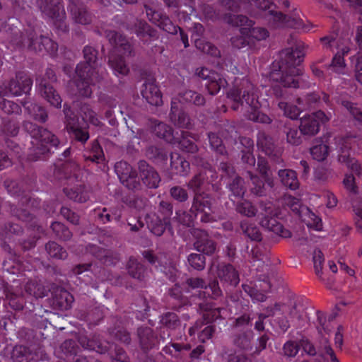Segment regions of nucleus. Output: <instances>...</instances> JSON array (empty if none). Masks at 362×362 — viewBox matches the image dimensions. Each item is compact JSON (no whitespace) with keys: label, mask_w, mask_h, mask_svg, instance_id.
Segmentation results:
<instances>
[{"label":"nucleus","mask_w":362,"mask_h":362,"mask_svg":"<svg viewBox=\"0 0 362 362\" xmlns=\"http://www.w3.org/2000/svg\"><path fill=\"white\" fill-rule=\"evenodd\" d=\"M217 276L223 286L235 287L240 282L239 273L229 263L221 262L217 266Z\"/></svg>","instance_id":"obj_25"},{"label":"nucleus","mask_w":362,"mask_h":362,"mask_svg":"<svg viewBox=\"0 0 362 362\" xmlns=\"http://www.w3.org/2000/svg\"><path fill=\"white\" fill-rule=\"evenodd\" d=\"M269 21L275 28H291L302 32H308L313 28L310 22L305 23L299 13L295 10L291 15H285L281 11L269 10Z\"/></svg>","instance_id":"obj_10"},{"label":"nucleus","mask_w":362,"mask_h":362,"mask_svg":"<svg viewBox=\"0 0 362 362\" xmlns=\"http://www.w3.org/2000/svg\"><path fill=\"white\" fill-rule=\"evenodd\" d=\"M78 349L79 347L74 340H65L59 347V357L69 361L76 356Z\"/></svg>","instance_id":"obj_38"},{"label":"nucleus","mask_w":362,"mask_h":362,"mask_svg":"<svg viewBox=\"0 0 362 362\" xmlns=\"http://www.w3.org/2000/svg\"><path fill=\"white\" fill-rule=\"evenodd\" d=\"M67 9L74 23L81 25L92 23L93 16L81 0H69Z\"/></svg>","instance_id":"obj_21"},{"label":"nucleus","mask_w":362,"mask_h":362,"mask_svg":"<svg viewBox=\"0 0 362 362\" xmlns=\"http://www.w3.org/2000/svg\"><path fill=\"white\" fill-rule=\"evenodd\" d=\"M204 175L202 173L195 175L189 182L188 187L194 192V200L190 209V214L182 211V226H190L199 214H201L200 221L203 223H209L215 221L210 214L211 210V197L202 192V185L204 183Z\"/></svg>","instance_id":"obj_3"},{"label":"nucleus","mask_w":362,"mask_h":362,"mask_svg":"<svg viewBox=\"0 0 362 362\" xmlns=\"http://www.w3.org/2000/svg\"><path fill=\"white\" fill-rule=\"evenodd\" d=\"M25 293L36 298H43L45 296V289L36 281H28L24 286Z\"/></svg>","instance_id":"obj_52"},{"label":"nucleus","mask_w":362,"mask_h":362,"mask_svg":"<svg viewBox=\"0 0 362 362\" xmlns=\"http://www.w3.org/2000/svg\"><path fill=\"white\" fill-rule=\"evenodd\" d=\"M80 112L83 117V120L88 119L90 124L95 126H100L101 124L100 121L96 116V113L89 104H82L80 107Z\"/></svg>","instance_id":"obj_54"},{"label":"nucleus","mask_w":362,"mask_h":362,"mask_svg":"<svg viewBox=\"0 0 362 362\" xmlns=\"http://www.w3.org/2000/svg\"><path fill=\"white\" fill-rule=\"evenodd\" d=\"M252 319L247 314L237 317L233 324V340L235 346L242 349H248L251 346L253 337Z\"/></svg>","instance_id":"obj_9"},{"label":"nucleus","mask_w":362,"mask_h":362,"mask_svg":"<svg viewBox=\"0 0 362 362\" xmlns=\"http://www.w3.org/2000/svg\"><path fill=\"white\" fill-rule=\"evenodd\" d=\"M140 177L143 183L149 188H157L160 182V177L156 170L150 166L145 160L139 163Z\"/></svg>","instance_id":"obj_26"},{"label":"nucleus","mask_w":362,"mask_h":362,"mask_svg":"<svg viewBox=\"0 0 362 362\" xmlns=\"http://www.w3.org/2000/svg\"><path fill=\"white\" fill-rule=\"evenodd\" d=\"M4 294L5 298L8 300L9 305L16 310H21L23 309L24 300L22 296H19L14 293L10 289V286L7 284H3Z\"/></svg>","instance_id":"obj_43"},{"label":"nucleus","mask_w":362,"mask_h":362,"mask_svg":"<svg viewBox=\"0 0 362 362\" xmlns=\"http://www.w3.org/2000/svg\"><path fill=\"white\" fill-rule=\"evenodd\" d=\"M45 250L51 257L57 259H65L68 256L66 250L54 241H49L45 245Z\"/></svg>","instance_id":"obj_47"},{"label":"nucleus","mask_w":362,"mask_h":362,"mask_svg":"<svg viewBox=\"0 0 362 362\" xmlns=\"http://www.w3.org/2000/svg\"><path fill=\"white\" fill-rule=\"evenodd\" d=\"M0 109L7 115H20L22 111L18 104L3 98H0Z\"/></svg>","instance_id":"obj_58"},{"label":"nucleus","mask_w":362,"mask_h":362,"mask_svg":"<svg viewBox=\"0 0 362 362\" xmlns=\"http://www.w3.org/2000/svg\"><path fill=\"white\" fill-rule=\"evenodd\" d=\"M106 37L112 45L120 49L123 54L130 55L132 54V46L125 37L115 30L106 31Z\"/></svg>","instance_id":"obj_30"},{"label":"nucleus","mask_w":362,"mask_h":362,"mask_svg":"<svg viewBox=\"0 0 362 362\" xmlns=\"http://www.w3.org/2000/svg\"><path fill=\"white\" fill-rule=\"evenodd\" d=\"M253 1L255 6L260 10L267 11L272 8V4L267 0H222V4L232 12H238L240 4Z\"/></svg>","instance_id":"obj_29"},{"label":"nucleus","mask_w":362,"mask_h":362,"mask_svg":"<svg viewBox=\"0 0 362 362\" xmlns=\"http://www.w3.org/2000/svg\"><path fill=\"white\" fill-rule=\"evenodd\" d=\"M155 132L158 137L165 139L169 143H180L179 138H176L173 135V131L172 128L165 123L160 122L155 127Z\"/></svg>","instance_id":"obj_45"},{"label":"nucleus","mask_w":362,"mask_h":362,"mask_svg":"<svg viewBox=\"0 0 362 362\" xmlns=\"http://www.w3.org/2000/svg\"><path fill=\"white\" fill-rule=\"evenodd\" d=\"M228 187L231 192L230 196L235 198H242L246 191L244 180L238 176L228 184Z\"/></svg>","instance_id":"obj_49"},{"label":"nucleus","mask_w":362,"mask_h":362,"mask_svg":"<svg viewBox=\"0 0 362 362\" xmlns=\"http://www.w3.org/2000/svg\"><path fill=\"white\" fill-rule=\"evenodd\" d=\"M77 80L76 86L77 87L78 93L80 96L85 98H90L93 90L91 86H95L96 83L103 80L107 75V73H84L83 76H81L79 73H76Z\"/></svg>","instance_id":"obj_19"},{"label":"nucleus","mask_w":362,"mask_h":362,"mask_svg":"<svg viewBox=\"0 0 362 362\" xmlns=\"http://www.w3.org/2000/svg\"><path fill=\"white\" fill-rule=\"evenodd\" d=\"M57 81V76L51 68L46 69L45 76L39 82V90L42 97L45 99L52 106L60 108L62 100L61 96L54 88L52 83Z\"/></svg>","instance_id":"obj_12"},{"label":"nucleus","mask_w":362,"mask_h":362,"mask_svg":"<svg viewBox=\"0 0 362 362\" xmlns=\"http://www.w3.org/2000/svg\"><path fill=\"white\" fill-rule=\"evenodd\" d=\"M257 146L259 151L269 157L279 158V151L276 148L273 139L265 132H258L257 135Z\"/></svg>","instance_id":"obj_27"},{"label":"nucleus","mask_w":362,"mask_h":362,"mask_svg":"<svg viewBox=\"0 0 362 362\" xmlns=\"http://www.w3.org/2000/svg\"><path fill=\"white\" fill-rule=\"evenodd\" d=\"M196 75L205 81L204 86L211 95H216L227 85L226 80L221 74L206 67L197 69Z\"/></svg>","instance_id":"obj_15"},{"label":"nucleus","mask_w":362,"mask_h":362,"mask_svg":"<svg viewBox=\"0 0 362 362\" xmlns=\"http://www.w3.org/2000/svg\"><path fill=\"white\" fill-rule=\"evenodd\" d=\"M51 228L55 237L62 241L69 240L72 238V233L64 223L61 222H53Z\"/></svg>","instance_id":"obj_51"},{"label":"nucleus","mask_w":362,"mask_h":362,"mask_svg":"<svg viewBox=\"0 0 362 362\" xmlns=\"http://www.w3.org/2000/svg\"><path fill=\"white\" fill-rule=\"evenodd\" d=\"M337 36V33H332L321 37L320 42L324 49L332 51L333 48L335 47L338 49V52L335 54L332 60L330 69L336 73L341 74L345 68L344 57L349 53L350 49L347 46H344L341 48L339 47Z\"/></svg>","instance_id":"obj_11"},{"label":"nucleus","mask_w":362,"mask_h":362,"mask_svg":"<svg viewBox=\"0 0 362 362\" xmlns=\"http://www.w3.org/2000/svg\"><path fill=\"white\" fill-rule=\"evenodd\" d=\"M73 300L72 295L64 288H58L54 292V301L62 309H69Z\"/></svg>","instance_id":"obj_39"},{"label":"nucleus","mask_w":362,"mask_h":362,"mask_svg":"<svg viewBox=\"0 0 362 362\" xmlns=\"http://www.w3.org/2000/svg\"><path fill=\"white\" fill-rule=\"evenodd\" d=\"M240 228L243 234L252 241L260 242L262 240V233L259 228L254 223L243 221L240 223Z\"/></svg>","instance_id":"obj_42"},{"label":"nucleus","mask_w":362,"mask_h":362,"mask_svg":"<svg viewBox=\"0 0 362 362\" xmlns=\"http://www.w3.org/2000/svg\"><path fill=\"white\" fill-rule=\"evenodd\" d=\"M86 160L91 162L100 163L104 157V153L102 147L97 140H94L91 144V148L88 155L84 156Z\"/></svg>","instance_id":"obj_53"},{"label":"nucleus","mask_w":362,"mask_h":362,"mask_svg":"<svg viewBox=\"0 0 362 362\" xmlns=\"http://www.w3.org/2000/svg\"><path fill=\"white\" fill-rule=\"evenodd\" d=\"M300 346L298 341L288 340L284 343L282 348L284 356L294 358L299 352Z\"/></svg>","instance_id":"obj_62"},{"label":"nucleus","mask_w":362,"mask_h":362,"mask_svg":"<svg viewBox=\"0 0 362 362\" xmlns=\"http://www.w3.org/2000/svg\"><path fill=\"white\" fill-rule=\"evenodd\" d=\"M303 351L309 356H314L317 353L322 356L325 360L329 361L330 362H339L334 350L331 347L329 341L325 339L324 344L317 351L313 343L308 340H302L301 345Z\"/></svg>","instance_id":"obj_24"},{"label":"nucleus","mask_w":362,"mask_h":362,"mask_svg":"<svg viewBox=\"0 0 362 362\" xmlns=\"http://www.w3.org/2000/svg\"><path fill=\"white\" fill-rule=\"evenodd\" d=\"M83 61L78 63L76 67V73H79L81 76H84V73H106L104 69L99 66L98 50L90 45H86L83 50Z\"/></svg>","instance_id":"obj_13"},{"label":"nucleus","mask_w":362,"mask_h":362,"mask_svg":"<svg viewBox=\"0 0 362 362\" xmlns=\"http://www.w3.org/2000/svg\"><path fill=\"white\" fill-rule=\"evenodd\" d=\"M227 97L233 102L231 108L238 110L240 107H247L245 117L255 122L270 124L272 119L259 111L257 88L247 77L235 79L233 87L228 92Z\"/></svg>","instance_id":"obj_2"},{"label":"nucleus","mask_w":362,"mask_h":362,"mask_svg":"<svg viewBox=\"0 0 362 362\" xmlns=\"http://www.w3.org/2000/svg\"><path fill=\"white\" fill-rule=\"evenodd\" d=\"M329 120L323 111L318 110L310 115H305L300 119L299 130L305 136H314L318 133L321 124Z\"/></svg>","instance_id":"obj_16"},{"label":"nucleus","mask_w":362,"mask_h":362,"mask_svg":"<svg viewBox=\"0 0 362 362\" xmlns=\"http://www.w3.org/2000/svg\"><path fill=\"white\" fill-rule=\"evenodd\" d=\"M136 338L140 349L145 353L156 348L159 344L157 334L148 326L142 325L137 328Z\"/></svg>","instance_id":"obj_22"},{"label":"nucleus","mask_w":362,"mask_h":362,"mask_svg":"<svg viewBox=\"0 0 362 362\" xmlns=\"http://www.w3.org/2000/svg\"><path fill=\"white\" fill-rule=\"evenodd\" d=\"M127 269L128 274L134 279L141 280L144 277V266L134 257H129Z\"/></svg>","instance_id":"obj_44"},{"label":"nucleus","mask_w":362,"mask_h":362,"mask_svg":"<svg viewBox=\"0 0 362 362\" xmlns=\"http://www.w3.org/2000/svg\"><path fill=\"white\" fill-rule=\"evenodd\" d=\"M281 204L290 209L300 218L305 212L304 208H308L302 204V202L300 199L291 195H284L281 200Z\"/></svg>","instance_id":"obj_40"},{"label":"nucleus","mask_w":362,"mask_h":362,"mask_svg":"<svg viewBox=\"0 0 362 362\" xmlns=\"http://www.w3.org/2000/svg\"><path fill=\"white\" fill-rule=\"evenodd\" d=\"M227 21L233 26L241 27L243 30H248L251 37L260 41L269 37V31L262 27H252L253 21L243 15H230Z\"/></svg>","instance_id":"obj_14"},{"label":"nucleus","mask_w":362,"mask_h":362,"mask_svg":"<svg viewBox=\"0 0 362 362\" xmlns=\"http://www.w3.org/2000/svg\"><path fill=\"white\" fill-rule=\"evenodd\" d=\"M169 117L175 126L181 127V100L178 96L172 99Z\"/></svg>","instance_id":"obj_50"},{"label":"nucleus","mask_w":362,"mask_h":362,"mask_svg":"<svg viewBox=\"0 0 362 362\" xmlns=\"http://www.w3.org/2000/svg\"><path fill=\"white\" fill-rule=\"evenodd\" d=\"M236 210L239 214H241L247 217H253L256 216L257 209L249 201L243 200L238 202L236 205Z\"/></svg>","instance_id":"obj_59"},{"label":"nucleus","mask_w":362,"mask_h":362,"mask_svg":"<svg viewBox=\"0 0 362 362\" xmlns=\"http://www.w3.org/2000/svg\"><path fill=\"white\" fill-rule=\"evenodd\" d=\"M195 46L202 52L212 57H220L221 56L220 50L211 42H204V40L197 39L195 40Z\"/></svg>","instance_id":"obj_56"},{"label":"nucleus","mask_w":362,"mask_h":362,"mask_svg":"<svg viewBox=\"0 0 362 362\" xmlns=\"http://www.w3.org/2000/svg\"><path fill=\"white\" fill-rule=\"evenodd\" d=\"M37 4L42 13L52 19L59 31L62 33L69 31L62 0H37Z\"/></svg>","instance_id":"obj_8"},{"label":"nucleus","mask_w":362,"mask_h":362,"mask_svg":"<svg viewBox=\"0 0 362 362\" xmlns=\"http://www.w3.org/2000/svg\"><path fill=\"white\" fill-rule=\"evenodd\" d=\"M23 105L34 120L42 124L48 120V112L42 105L28 102L24 103Z\"/></svg>","instance_id":"obj_31"},{"label":"nucleus","mask_w":362,"mask_h":362,"mask_svg":"<svg viewBox=\"0 0 362 362\" xmlns=\"http://www.w3.org/2000/svg\"><path fill=\"white\" fill-rule=\"evenodd\" d=\"M115 171L122 184L129 189H137L140 182L137 178V172L126 161L121 160L115 165Z\"/></svg>","instance_id":"obj_17"},{"label":"nucleus","mask_w":362,"mask_h":362,"mask_svg":"<svg viewBox=\"0 0 362 362\" xmlns=\"http://www.w3.org/2000/svg\"><path fill=\"white\" fill-rule=\"evenodd\" d=\"M279 107L284 111V114L291 119H296L300 115L301 110L297 105L281 101L278 104Z\"/></svg>","instance_id":"obj_57"},{"label":"nucleus","mask_w":362,"mask_h":362,"mask_svg":"<svg viewBox=\"0 0 362 362\" xmlns=\"http://www.w3.org/2000/svg\"><path fill=\"white\" fill-rule=\"evenodd\" d=\"M143 86L141 95L150 105L155 106L162 105V94L154 81H146Z\"/></svg>","instance_id":"obj_28"},{"label":"nucleus","mask_w":362,"mask_h":362,"mask_svg":"<svg viewBox=\"0 0 362 362\" xmlns=\"http://www.w3.org/2000/svg\"><path fill=\"white\" fill-rule=\"evenodd\" d=\"M10 42L18 47H26L35 52H46L51 55L58 49V45L51 38L38 35L34 30L27 29L24 32H16L13 34Z\"/></svg>","instance_id":"obj_6"},{"label":"nucleus","mask_w":362,"mask_h":362,"mask_svg":"<svg viewBox=\"0 0 362 362\" xmlns=\"http://www.w3.org/2000/svg\"><path fill=\"white\" fill-rule=\"evenodd\" d=\"M60 170L64 175V178L67 180L79 181L82 177V170L79 165L74 160H66L63 163L60 167Z\"/></svg>","instance_id":"obj_33"},{"label":"nucleus","mask_w":362,"mask_h":362,"mask_svg":"<svg viewBox=\"0 0 362 362\" xmlns=\"http://www.w3.org/2000/svg\"><path fill=\"white\" fill-rule=\"evenodd\" d=\"M304 54L300 47H296L286 53V64L284 65L282 61L279 70L271 73V79L278 83L272 88V93L276 98H282L284 95L285 88H306L313 84L308 81V76L303 74L302 70L295 66L296 58L300 62Z\"/></svg>","instance_id":"obj_1"},{"label":"nucleus","mask_w":362,"mask_h":362,"mask_svg":"<svg viewBox=\"0 0 362 362\" xmlns=\"http://www.w3.org/2000/svg\"><path fill=\"white\" fill-rule=\"evenodd\" d=\"M305 212L300 218L309 229L321 231L322 230V219L313 213L309 208H304Z\"/></svg>","instance_id":"obj_37"},{"label":"nucleus","mask_w":362,"mask_h":362,"mask_svg":"<svg viewBox=\"0 0 362 362\" xmlns=\"http://www.w3.org/2000/svg\"><path fill=\"white\" fill-rule=\"evenodd\" d=\"M109 64L115 71V74L126 76L129 73V68L127 67L124 58L121 56L111 55L109 57Z\"/></svg>","instance_id":"obj_46"},{"label":"nucleus","mask_w":362,"mask_h":362,"mask_svg":"<svg viewBox=\"0 0 362 362\" xmlns=\"http://www.w3.org/2000/svg\"><path fill=\"white\" fill-rule=\"evenodd\" d=\"M23 129L33 139L29 148L28 159L31 161L45 159L52 148H57L59 140L51 131L30 121H24Z\"/></svg>","instance_id":"obj_4"},{"label":"nucleus","mask_w":362,"mask_h":362,"mask_svg":"<svg viewBox=\"0 0 362 362\" xmlns=\"http://www.w3.org/2000/svg\"><path fill=\"white\" fill-rule=\"evenodd\" d=\"M259 211L258 217L260 225L274 233L286 238L291 235L289 230L285 229L283 225L278 221L281 216L279 209L276 208L274 203L261 199L259 202Z\"/></svg>","instance_id":"obj_7"},{"label":"nucleus","mask_w":362,"mask_h":362,"mask_svg":"<svg viewBox=\"0 0 362 362\" xmlns=\"http://www.w3.org/2000/svg\"><path fill=\"white\" fill-rule=\"evenodd\" d=\"M299 127L286 124L284 126V133L286 135V141L288 144L293 146H298L302 143L301 131L298 130Z\"/></svg>","instance_id":"obj_41"},{"label":"nucleus","mask_w":362,"mask_h":362,"mask_svg":"<svg viewBox=\"0 0 362 362\" xmlns=\"http://www.w3.org/2000/svg\"><path fill=\"white\" fill-rule=\"evenodd\" d=\"M144 8L149 21L160 29L173 35L177 34L178 30L181 32V28L175 25L169 17L163 12L156 11L147 4H144Z\"/></svg>","instance_id":"obj_18"},{"label":"nucleus","mask_w":362,"mask_h":362,"mask_svg":"<svg viewBox=\"0 0 362 362\" xmlns=\"http://www.w3.org/2000/svg\"><path fill=\"white\" fill-rule=\"evenodd\" d=\"M310 154L313 159L323 161L329 154V146L323 143L316 144L310 148Z\"/></svg>","instance_id":"obj_55"},{"label":"nucleus","mask_w":362,"mask_h":362,"mask_svg":"<svg viewBox=\"0 0 362 362\" xmlns=\"http://www.w3.org/2000/svg\"><path fill=\"white\" fill-rule=\"evenodd\" d=\"M64 192L69 199L74 202L83 203L88 199V194L86 190V187L82 184L76 185L72 187H64Z\"/></svg>","instance_id":"obj_34"},{"label":"nucleus","mask_w":362,"mask_h":362,"mask_svg":"<svg viewBox=\"0 0 362 362\" xmlns=\"http://www.w3.org/2000/svg\"><path fill=\"white\" fill-rule=\"evenodd\" d=\"M281 305L276 303L273 307L267 308V313L274 317V325L278 326L281 332H286L290 327V323L285 316L281 315Z\"/></svg>","instance_id":"obj_32"},{"label":"nucleus","mask_w":362,"mask_h":362,"mask_svg":"<svg viewBox=\"0 0 362 362\" xmlns=\"http://www.w3.org/2000/svg\"><path fill=\"white\" fill-rule=\"evenodd\" d=\"M173 223H177L179 226L180 221L178 216H175L172 219V221L161 220L159 217H156L152 219L149 223H148V227L154 235L156 236H160L164 233L166 226L168 225L170 226Z\"/></svg>","instance_id":"obj_36"},{"label":"nucleus","mask_w":362,"mask_h":362,"mask_svg":"<svg viewBox=\"0 0 362 362\" xmlns=\"http://www.w3.org/2000/svg\"><path fill=\"white\" fill-rule=\"evenodd\" d=\"M69 133L72 134L76 141H78L82 144H84L90 137L88 124H86L85 126H78L69 132Z\"/></svg>","instance_id":"obj_61"},{"label":"nucleus","mask_w":362,"mask_h":362,"mask_svg":"<svg viewBox=\"0 0 362 362\" xmlns=\"http://www.w3.org/2000/svg\"><path fill=\"white\" fill-rule=\"evenodd\" d=\"M187 284L192 288L204 289L199 293L200 297L205 299L199 304L204 322L209 324L221 318L223 308L216 307L215 304L211 302V300H217L222 296V291L218 281L213 280L206 284L202 278H190L187 280Z\"/></svg>","instance_id":"obj_5"},{"label":"nucleus","mask_w":362,"mask_h":362,"mask_svg":"<svg viewBox=\"0 0 362 362\" xmlns=\"http://www.w3.org/2000/svg\"><path fill=\"white\" fill-rule=\"evenodd\" d=\"M194 238V247L197 251L206 255H212L216 250V243L204 230L192 228L189 230Z\"/></svg>","instance_id":"obj_20"},{"label":"nucleus","mask_w":362,"mask_h":362,"mask_svg":"<svg viewBox=\"0 0 362 362\" xmlns=\"http://www.w3.org/2000/svg\"><path fill=\"white\" fill-rule=\"evenodd\" d=\"M278 175L284 187L291 190H296L299 187L300 183L296 171L291 169H284L279 170Z\"/></svg>","instance_id":"obj_35"},{"label":"nucleus","mask_w":362,"mask_h":362,"mask_svg":"<svg viewBox=\"0 0 362 362\" xmlns=\"http://www.w3.org/2000/svg\"><path fill=\"white\" fill-rule=\"evenodd\" d=\"M33 80L30 76L23 71H19L16 73L14 78L11 79L6 88L12 95L18 96L27 94L31 90Z\"/></svg>","instance_id":"obj_23"},{"label":"nucleus","mask_w":362,"mask_h":362,"mask_svg":"<svg viewBox=\"0 0 362 362\" xmlns=\"http://www.w3.org/2000/svg\"><path fill=\"white\" fill-rule=\"evenodd\" d=\"M135 33L140 39L146 37H155L156 31L151 28L145 21L137 20L135 23Z\"/></svg>","instance_id":"obj_48"},{"label":"nucleus","mask_w":362,"mask_h":362,"mask_svg":"<svg viewBox=\"0 0 362 362\" xmlns=\"http://www.w3.org/2000/svg\"><path fill=\"white\" fill-rule=\"evenodd\" d=\"M353 211L355 214V225L357 230L362 233V201L352 202Z\"/></svg>","instance_id":"obj_64"},{"label":"nucleus","mask_w":362,"mask_h":362,"mask_svg":"<svg viewBox=\"0 0 362 362\" xmlns=\"http://www.w3.org/2000/svg\"><path fill=\"white\" fill-rule=\"evenodd\" d=\"M208 138L211 148L220 155H225L226 153V149L225 146L223 144L222 139L214 132H209L208 134Z\"/></svg>","instance_id":"obj_60"},{"label":"nucleus","mask_w":362,"mask_h":362,"mask_svg":"<svg viewBox=\"0 0 362 362\" xmlns=\"http://www.w3.org/2000/svg\"><path fill=\"white\" fill-rule=\"evenodd\" d=\"M205 257L202 254L192 253L188 257L189 264L196 270L201 271L206 264Z\"/></svg>","instance_id":"obj_63"}]
</instances>
